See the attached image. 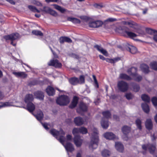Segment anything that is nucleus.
<instances>
[{"label":"nucleus","instance_id":"f257e3e1","mask_svg":"<svg viewBox=\"0 0 157 157\" xmlns=\"http://www.w3.org/2000/svg\"><path fill=\"white\" fill-rule=\"evenodd\" d=\"M50 133L63 144L68 154L69 152H71L74 151V148L71 143H68L66 145L64 144L65 140V138L64 136L65 133L62 130H60L59 132L55 129H52L50 131Z\"/></svg>","mask_w":157,"mask_h":157},{"label":"nucleus","instance_id":"f03ea898","mask_svg":"<svg viewBox=\"0 0 157 157\" xmlns=\"http://www.w3.org/2000/svg\"><path fill=\"white\" fill-rule=\"evenodd\" d=\"M91 135V140L89 145V147L90 149H95L98 147V131L95 128H92L90 132Z\"/></svg>","mask_w":157,"mask_h":157},{"label":"nucleus","instance_id":"7ed1b4c3","mask_svg":"<svg viewBox=\"0 0 157 157\" xmlns=\"http://www.w3.org/2000/svg\"><path fill=\"white\" fill-rule=\"evenodd\" d=\"M33 99V96L32 94L26 95L24 98L25 102L27 104V108H23L26 109L30 113L32 112L35 109L34 105L32 102Z\"/></svg>","mask_w":157,"mask_h":157},{"label":"nucleus","instance_id":"20e7f679","mask_svg":"<svg viewBox=\"0 0 157 157\" xmlns=\"http://www.w3.org/2000/svg\"><path fill=\"white\" fill-rule=\"evenodd\" d=\"M70 101V99L68 97L64 95L60 96L56 100L57 103L60 105H66Z\"/></svg>","mask_w":157,"mask_h":157},{"label":"nucleus","instance_id":"39448f33","mask_svg":"<svg viewBox=\"0 0 157 157\" xmlns=\"http://www.w3.org/2000/svg\"><path fill=\"white\" fill-rule=\"evenodd\" d=\"M137 71V69L136 67H132L128 69L127 72L130 74L136 81H140L142 78L141 76L138 75L136 73H135V71Z\"/></svg>","mask_w":157,"mask_h":157},{"label":"nucleus","instance_id":"423d86ee","mask_svg":"<svg viewBox=\"0 0 157 157\" xmlns=\"http://www.w3.org/2000/svg\"><path fill=\"white\" fill-rule=\"evenodd\" d=\"M118 89L121 91L124 92L127 91L128 88L127 83L125 82L121 81L119 82L117 84Z\"/></svg>","mask_w":157,"mask_h":157},{"label":"nucleus","instance_id":"0eeeda50","mask_svg":"<svg viewBox=\"0 0 157 157\" xmlns=\"http://www.w3.org/2000/svg\"><path fill=\"white\" fill-rule=\"evenodd\" d=\"M118 29L120 30H121V31H120L119 32V33H122L124 32L126 33L129 37L133 39L137 36V35L134 33L127 31L125 29L126 27H123L122 28L120 27Z\"/></svg>","mask_w":157,"mask_h":157},{"label":"nucleus","instance_id":"6e6552de","mask_svg":"<svg viewBox=\"0 0 157 157\" xmlns=\"http://www.w3.org/2000/svg\"><path fill=\"white\" fill-rule=\"evenodd\" d=\"M130 128L127 126H124L122 128V131L124 134L122 138L124 140H128L127 134L130 132Z\"/></svg>","mask_w":157,"mask_h":157},{"label":"nucleus","instance_id":"1a4fd4ad","mask_svg":"<svg viewBox=\"0 0 157 157\" xmlns=\"http://www.w3.org/2000/svg\"><path fill=\"white\" fill-rule=\"evenodd\" d=\"M142 148L144 150H146L147 148L150 152L153 154L154 153L155 149V145L149 144L147 145H142Z\"/></svg>","mask_w":157,"mask_h":157},{"label":"nucleus","instance_id":"9d476101","mask_svg":"<svg viewBox=\"0 0 157 157\" xmlns=\"http://www.w3.org/2000/svg\"><path fill=\"white\" fill-rule=\"evenodd\" d=\"M48 64L50 66H52L56 68L61 67L62 66L61 63L58 60L55 59L51 60Z\"/></svg>","mask_w":157,"mask_h":157},{"label":"nucleus","instance_id":"9b49d317","mask_svg":"<svg viewBox=\"0 0 157 157\" xmlns=\"http://www.w3.org/2000/svg\"><path fill=\"white\" fill-rule=\"evenodd\" d=\"M104 136L106 139L109 140H117L118 137L113 133L108 132L105 133L103 135Z\"/></svg>","mask_w":157,"mask_h":157},{"label":"nucleus","instance_id":"f8f14e48","mask_svg":"<svg viewBox=\"0 0 157 157\" xmlns=\"http://www.w3.org/2000/svg\"><path fill=\"white\" fill-rule=\"evenodd\" d=\"M87 109V107L86 104L83 102H81L79 103V107L77 109V111L79 113L81 112L86 111Z\"/></svg>","mask_w":157,"mask_h":157},{"label":"nucleus","instance_id":"ddd939ff","mask_svg":"<svg viewBox=\"0 0 157 157\" xmlns=\"http://www.w3.org/2000/svg\"><path fill=\"white\" fill-rule=\"evenodd\" d=\"M19 36V34L18 33L12 34L10 35L5 36L4 38L6 40H10L12 41L17 39Z\"/></svg>","mask_w":157,"mask_h":157},{"label":"nucleus","instance_id":"4468645a","mask_svg":"<svg viewBox=\"0 0 157 157\" xmlns=\"http://www.w3.org/2000/svg\"><path fill=\"white\" fill-rule=\"evenodd\" d=\"M75 144L77 147L81 146L83 142V140L79 136H75L74 139Z\"/></svg>","mask_w":157,"mask_h":157},{"label":"nucleus","instance_id":"2eb2a0df","mask_svg":"<svg viewBox=\"0 0 157 157\" xmlns=\"http://www.w3.org/2000/svg\"><path fill=\"white\" fill-rule=\"evenodd\" d=\"M103 24L102 21H93L89 23V27L91 28H97L101 26Z\"/></svg>","mask_w":157,"mask_h":157},{"label":"nucleus","instance_id":"dca6fc26","mask_svg":"<svg viewBox=\"0 0 157 157\" xmlns=\"http://www.w3.org/2000/svg\"><path fill=\"white\" fill-rule=\"evenodd\" d=\"M43 11L47 13H49L52 15H56V13L48 6H45L43 7Z\"/></svg>","mask_w":157,"mask_h":157},{"label":"nucleus","instance_id":"f3484780","mask_svg":"<svg viewBox=\"0 0 157 157\" xmlns=\"http://www.w3.org/2000/svg\"><path fill=\"white\" fill-rule=\"evenodd\" d=\"M115 147L117 150L120 152H123L124 150L123 146L120 142H116Z\"/></svg>","mask_w":157,"mask_h":157},{"label":"nucleus","instance_id":"a211bd4d","mask_svg":"<svg viewBox=\"0 0 157 157\" xmlns=\"http://www.w3.org/2000/svg\"><path fill=\"white\" fill-rule=\"evenodd\" d=\"M94 47L96 48L98 51L101 52L104 55L106 56H108V54L107 52L102 48L100 46L98 45H96L94 46Z\"/></svg>","mask_w":157,"mask_h":157},{"label":"nucleus","instance_id":"6ab92c4d","mask_svg":"<svg viewBox=\"0 0 157 157\" xmlns=\"http://www.w3.org/2000/svg\"><path fill=\"white\" fill-rule=\"evenodd\" d=\"M74 122L77 125L80 126L83 124L84 121L83 119L81 117H77L75 118Z\"/></svg>","mask_w":157,"mask_h":157},{"label":"nucleus","instance_id":"aec40b11","mask_svg":"<svg viewBox=\"0 0 157 157\" xmlns=\"http://www.w3.org/2000/svg\"><path fill=\"white\" fill-rule=\"evenodd\" d=\"M13 74L16 77L18 78L20 77L21 78H24L26 77L27 76V74H26L25 72H13Z\"/></svg>","mask_w":157,"mask_h":157},{"label":"nucleus","instance_id":"412c9836","mask_svg":"<svg viewBox=\"0 0 157 157\" xmlns=\"http://www.w3.org/2000/svg\"><path fill=\"white\" fill-rule=\"evenodd\" d=\"M145 126L146 128L149 130H151L152 128L153 124L151 119H147L145 122Z\"/></svg>","mask_w":157,"mask_h":157},{"label":"nucleus","instance_id":"4be33fe9","mask_svg":"<svg viewBox=\"0 0 157 157\" xmlns=\"http://www.w3.org/2000/svg\"><path fill=\"white\" fill-rule=\"evenodd\" d=\"M78 99V98L77 97L74 96L72 102L69 105V107L72 109L75 108L77 104Z\"/></svg>","mask_w":157,"mask_h":157},{"label":"nucleus","instance_id":"5701e85b","mask_svg":"<svg viewBox=\"0 0 157 157\" xmlns=\"http://www.w3.org/2000/svg\"><path fill=\"white\" fill-rule=\"evenodd\" d=\"M149 67L148 65L145 64H142L140 66L141 71L145 73H148L149 71Z\"/></svg>","mask_w":157,"mask_h":157},{"label":"nucleus","instance_id":"b1692460","mask_svg":"<svg viewBox=\"0 0 157 157\" xmlns=\"http://www.w3.org/2000/svg\"><path fill=\"white\" fill-rule=\"evenodd\" d=\"M34 95L36 98L40 100H42L44 96L43 93L41 91H38L34 93Z\"/></svg>","mask_w":157,"mask_h":157},{"label":"nucleus","instance_id":"393cba45","mask_svg":"<svg viewBox=\"0 0 157 157\" xmlns=\"http://www.w3.org/2000/svg\"><path fill=\"white\" fill-rule=\"evenodd\" d=\"M46 91L49 96H53L55 94V90L52 87L49 86L46 89Z\"/></svg>","mask_w":157,"mask_h":157},{"label":"nucleus","instance_id":"a878e982","mask_svg":"<svg viewBox=\"0 0 157 157\" xmlns=\"http://www.w3.org/2000/svg\"><path fill=\"white\" fill-rule=\"evenodd\" d=\"M101 154L103 157H109L111 155V152L107 150L104 149L101 151Z\"/></svg>","mask_w":157,"mask_h":157},{"label":"nucleus","instance_id":"bb28decb","mask_svg":"<svg viewBox=\"0 0 157 157\" xmlns=\"http://www.w3.org/2000/svg\"><path fill=\"white\" fill-rule=\"evenodd\" d=\"M70 82L72 84L75 85L79 83V80L78 78L74 77L70 78L69 80Z\"/></svg>","mask_w":157,"mask_h":157},{"label":"nucleus","instance_id":"cd10ccee","mask_svg":"<svg viewBox=\"0 0 157 157\" xmlns=\"http://www.w3.org/2000/svg\"><path fill=\"white\" fill-rule=\"evenodd\" d=\"M53 6H54L55 9L59 11L62 13H63L66 11V10L58 5L54 4Z\"/></svg>","mask_w":157,"mask_h":157},{"label":"nucleus","instance_id":"c85d7f7f","mask_svg":"<svg viewBox=\"0 0 157 157\" xmlns=\"http://www.w3.org/2000/svg\"><path fill=\"white\" fill-rule=\"evenodd\" d=\"M67 19L68 21H71L74 23H79L80 22V21L79 19L75 18L68 17Z\"/></svg>","mask_w":157,"mask_h":157},{"label":"nucleus","instance_id":"c756f323","mask_svg":"<svg viewBox=\"0 0 157 157\" xmlns=\"http://www.w3.org/2000/svg\"><path fill=\"white\" fill-rule=\"evenodd\" d=\"M142 107L143 110L146 113H148L149 111V108L147 105L145 103H143L142 104Z\"/></svg>","mask_w":157,"mask_h":157},{"label":"nucleus","instance_id":"7c9ffc66","mask_svg":"<svg viewBox=\"0 0 157 157\" xmlns=\"http://www.w3.org/2000/svg\"><path fill=\"white\" fill-rule=\"evenodd\" d=\"M128 50L132 53L134 54L137 52L136 48L134 46L132 45H130L128 48Z\"/></svg>","mask_w":157,"mask_h":157},{"label":"nucleus","instance_id":"2f4dec72","mask_svg":"<svg viewBox=\"0 0 157 157\" xmlns=\"http://www.w3.org/2000/svg\"><path fill=\"white\" fill-rule=\"evenodd\" d=\"M101 124L102 127L104 128H107L109 126V123L107 121H104V118L102 119L101 122Z\"/></svg>","mask_w":157,"mask_h":157},{"label":"nucleus","instance_id":"473e14b6","mask_svg":"<svg viewBox=\"0 0 157 157\" xmlns=\"http://www.w3.org/2000/svg\"><path fill=\"white\" fill-rule=\"evenodd\" d=\"M13 105L11 102H5L4 103H0V108L3 107H6L12 106Z\"/></svg>","mask_w":157,"mask_h":157},{"label":"nucleus","instance_id":"72a5a7b5","mask_svg":"<svg viewBox=\"0 0 157 157\" xmlns=\"http://www.w3.org/2000/svg\"><path fill=\"white\" fill-rule=\"evenodd\" d=\"M35 117L38 120L40 121L43 117V114L42 112L41 111H39L37 114L35 116Z\"/></svg>","mask_w":157,"mask_h":157},{"label":"nucleus","instance_id":"f704fd0d","mask_svg":"<svg viewBox=\"0 0 157 157\" xmlns=\"http://www.w3.org/2000/svg\"><path fill=\"white\" fill-rule=\"evenodd\" d=\"M119 60H120V59L119 58H116L114 59L106 58L105 59V60L107 62L111 63H114L118 61Z\"/></svg>","mask_w":157,"mask_h":157},{"label":"nucleus","instance_id":"c9c22d12","mask_svg":"<svg viewBox=\"0 0 157 157\" xmlns=\"http://www.w3.org/2000/svg\"><path fill=\"white\" fill-rule=\"evenodd\" d=\"M28 8L31 11L34 12H40V11L33 6L29 5L28 6Z\"/></svg>","mask_w":157,"mask_h":157},{"label":"nucleus","instance_id":"e433bc0d","mask_svg":"<svg viewBox=\"0 0 157 157\" xmlns=\"http://www.w3.org/2000/svg\"><path fill=\"white\" fill-rule=\"evenodd\" d=\"M120 77L121 79L127 80H130L131 79V78L130 76L124 74H121Z\"/></svg>","mask_w":157,"mask_h":157},{"label":"nucleus","instance_id":"4c0bfd02","mask_svg":"<svg viewBox=\"0 0 157 157\" xmlns=\"http://www.w3.org/2000/svg\"><path fill=\"white\" fill-rule=\"evenodd\" d=\"M142 100L145 102H148L150 101V98L146 94H143L141 96Z\"/></svg>","mask_w":157,"mask_h":157},{"label":"nucleus","instance_id":"58836bf2","mask_svg":"<svg viewBox=\"0 0 157 157\" xmlns=\"http://www.w3.org/2000/svg\"><path fill=\"white\" fill-rule=\"evenodd\" d=\"M147 32L148 34L154 36L156 34V33L157 32V31L151 29H147Z\"/></svg>","mask_w":157,"mask_h":157},{"label":"nucleus","instance_id":"ea45409f","mask_svg":"<svg viewBox=\"0 0 157 157\" xmlns=\"http://www.w3.org/2000/svg\"><path fill=\"white\" fill-rule=\"evenodd\" d=\"M150 66L151 68L155 70H157V62H153L151 63Z\"/></svg>","mask_w":157,"mask_h":157},{"label":"nucleus","instance_id":"a19ab883","mask_svg":"<svg viewBox=\"0 0 157 157\" xmlns=\"http://www.w3.org/2000/svg\"><path fill=\"white\" fill-rule=\"evenodd\" d=\"M32 33L33 34L36 36H43V33L40 31L38 30H34L32 31Z\"/></svg>","mask_w":157,"mask_h":157},{"label":"nucleus","instance_id":"79ce46f5","mask_svg":"<svg viewBox=\"0 0 157 157\" xmlns=\"http://www.w3.org/2000/svg\"><path fill=\"white\" fill-rule=\"evenodd\" d=\"M102 114L104 117L106 118H109L111 117V114L110 112L109 111L103 112Z\"/></svg>","mask_w":157,"mask_h":157},{"label":"nucleus","instance_id":"37998d69","mask_svg":"<svg viewBox=\"0 0 157 157\" xmlns=\"http://www.w3.org/2000/svg\"><path fill=\"white\" fill-rule=\"evenodd\" d=\"M79 133H80L79 128H74L73 129L72 133L74 136V137L75 136H77L76 135Z\"/></svg>","mask_w":157,"mask_h":157},{"label":"nucleus","instance_id":"c03bdc74","mask_svg":"<svg viewBox=\"0 0 157 157\" xmlns=\"http://www.w3.org/2000/svg\"><path fill=\"white\" fill-rule=\"evenodd\" d=\"M136 123L137 128L140 130L142 128L141 123V121L139 119H137L136 121Z\"/></svg>","mask_w":157,"mask_h":157},{"label":"nucleus","instance_id":"a18cd8bd","mask_svg":"<svg viewBox=\"0 0 157 157\" xmlns=\"http://www.w3.org/2000/svg\"><path fill=\"white\" fill-rule=\"evenodd\" d=\"M80 133L82 134H86L87 132V129L84 127L79 128Z\"/></svg>","mask_w":157,"mask_h":157},{"label":"nucleus","instance_id":"49530a36","mask_svg":"<svg viewBox=\"0 0 157 157\" xmlns=\"http://www.w3.org/2000/svg\"><path fill=\"white\" fill-rule=\"evenodd\" d=\"M133 90L135 92H137L140 90V87L138 85L135 84L133 86Z\"/></svg>","mask_w":157,"mask_h":157},{"label":"nucleus","instance_id":"de8ad7c7","mask_svg":"<svg viewBox=\"0 0 157 157\" xmlns=\"http://www.w3.org/2000/svg\"><path fill=\"white\" fill-rule=\"evenodd\" d=\"M151 101L154 105H157V98L155 97H153L151 99Z\"/></svg>","mask_w":157,"mask_h":157},{"label":"nucleus","instance_id":"09e8293b","mask_svg":"<svg viewBox=\"0 0 157 157\" xmlns=\"http://www.w3.org/2000/svg\"><path fill=\"white\" fill-rule=\"evenodd\" d=\"M125 97L127 99L130 100L132 98L133 95L131 93H128L126 94Z\"/></svg>","mask_w":157,"mask_h":157},{"label":"nucleus","instance_id":"8fccbe9b","mask_svg":"<svg viewBox=\"0 0 157 157\" xmlns=\"http://www.w3.org/2000/svg\"><path fill=\"white\" fill-rule=\"evenodd\" d=\"M32 3L37 6H41V3L38 1L33 0L32 2Z\"/></svg>","mask_w":157,"mask_h":157},{"label":"nucleus","instance_id":"3c124183","mask_svg":"<svg viewBox=\"0 0 157 157\" xmlns=\"http://www.w3.org/2000/svg\"><path fill=\"white\" fill-rule=\"evenodd\" d=\"M59 42L61 43H63L65 42V37H61L59 39Z\"/></svg>","mask_w":157,"mask_h":157},{"label":"nucleus","instance_id":"603ef678","mask_svg":"<svg viewBox=\"0 0 157 157\" xmlns=\"http://www.w3.org/2000/svg\"><path fill=\"white\" fill-rule=\"evenodd\" d=\"M151 140L152 141H153L155 140L157 138V136H156L155 135V133H154L153 134H151Z\"/></svg>","mask_w":157,"mask_h":157},{"label":"nucleus","instance_id":"864d4df0","mask_svg":"<svg viewBox=\"0 0 157 157\" xmlns=\"http://www.w3.org/2000/svg\"><path fill=\"white\" fill-rule=\"evenodd\" d=\"M41 124H42L43 126V127L46 129V130H48L49 129V128H48V124L46 123H41Z\"/></svg>","mask_w":157,"mask_h":157},{"label":"nucleus","instance_id":"5fc2aeb1","mask_svg":"<svg viewBox=\"0 0 157 157\" xmlns=\"http://www.w3.org/2000/svg\"><path fill=\"white\" fill-rule=\"evenodd\" d=\"M65 42L68 43H71L72 42V40L70 38L65 37Z\"/></svg>","mask_w":157,"mask_h":157},{"label":"nucleus","instance_id":"6e6d98bb","mask_svg":"<svg viewBox=\"0 0 157 157\" xmlns=\"http://www.w3.org/2000/svg\"><path fill=\"white\" fill-rule=\"evenodd\" d=\"M79 80L81 83H83L84 82V78L83 76H81L80 77Z\"/></svg>","mask_w":157,"mask_h":157},{"label":"nucleus","instance_id":"4d7b16f0","mask_svg":"<svg viewBox=\"0 0 157 157\" xmlns=\"http://www.w3.org/2000/svg\"><path fill=\"white\" fill-rule=\"evenodd\" d=\"M4 97L3 93L0 91V100L2 99Z\"/></svg>","mask_w":157,"mask_h":157},{"label":"nucleus","instance_id":"13d9d810","mask_svg":"<svg viewBox=\"0 0 157 157\" xmlns=\"http://www.w3.org/2000/svg\"><path fill=\"white\" fill-rule=\"evenodd\" d=\"M116 19L115 18H109V19H108L107 20V21H110V22H112L114 21H116Z\"/></svg>","mask_w":157,"mask_h":157},{"label":"nucleus","instance_id":"bf43d9fd","mask_svg":"<svg viewBox=\"0 0 157 157\" xmlns=\"http://www.w3.org/2000/svg\"><path fill=\"white\" fill-rule=\"evenodd\" d=\"M82 151H81L78 152L76 155V157H82Z\"/></svg>","mask_w":157,"mask_h":157},{"label":"nucleus","instance_id":"052dcab7","mask_svg":"<svg viewBox=\"0 0 157 157\" xmlns=\"http://www.w3.org/2000/svg\"><path fill=\"white\" fill-rule=\"evenodd\" d=\"M67 139L68 140H70L72 139V136L71 135H68L66 136Z\"/></svg>","mask_w":157,"mask_h":157},{"label":"nucleus","instance_id":"680f3d73","mask_svg":"<svg viewBox=\"0 0 157 157\" xmlns=\"http://www.w3.org/2000/svg\"><path fill=\"white\" fill-rule=\"evenodd\" d=\"M93 79H94V81L95 83V84H96L97 85V86L98 87V83L97 80V79H96V77L95 76V75H93Z\"/></svg>","mask_w":157,"mask_h":157},{"label":"nucleus","instance_id":"e2e57ef3","mask_svg":"<svg viewBox=\"0 0 157 157\" xmlns=\"http://www.w3.org/2000/svg\"><path fill=\"white\" fill-rule=\"evenodd\" d=\"M153 39L155 42H157V32L156 33V34L153 36Z\"/></svg>","mask_w":157,"mask_h":157},{"label":"nucleus","instance_id":"0e129e2a","mask_svg":"<svg viewBox=\"0 0 157 157\" xmlns=\"http://www.w3.org/2000/svg\"><path fill=\"white\" fill-rule=\"evenodd\" d=\"M7 2H9L10 3L14 5L15 4V2L13 0H6Z\"/></svg>","mask_w":157,"mask_h":157},{"label":"nucleus","instance_id":"69168bd1","mask_svg":"<svg viewBox=\"0 0 157 157\" xmlns=\"http://www.w3.org/2000/svg\"><path fill=\"white\" fill-rule=\"evenodd\" d=\"M99 57L102 60H105L106 59L105 58V57L102 55H99Z\"/></svg>","mask_w":157,"mask_h":157},{"label":"nucleus","instance_id":"338daca9","mask_svg":"<svg viewBox=\"0 0 157 157\" xmlns=\"http://www.w3.org/2000/svg\"><path fill=\"white\" fill-rule=\"evenodd\" d=\"M113 117V118L116 120H117L118 118L117 116L116 115H114Z\"/></svg>","mask_w":157,"mask_h":157},{"label":"nucleus","instance_id":"774afa93","mask_svg":"<svg viewBox=\"0 0 157 157\" xmlns=\"http://www.w3.org/2000/svg\"><path fill=\"white\" fill-rule=\"evenodd\" d=\"M155 119L156 122L157 123V114L155 116Z\"/></svg>","mask_w":157,"mask_h":157}]
</instances>
